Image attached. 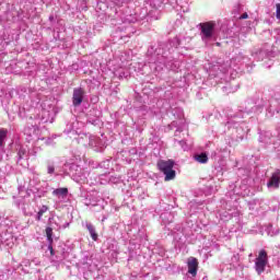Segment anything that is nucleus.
Here are the masks:
<instances>
[{
    "label": "nucleus",
    "instance_id": "1",
    "mask_svg": "<svg viewBox=\"0 0 280 280\" xmlns=\"http://www.w3.org/2000/svg\"><path fill=\"white\" fill-rule=\"evenodd\" d=\"M158 170L165 175L164 180H174L176 178V171H174V160L158 161Z\"/></svg>",
    "mask_w": 280,
    "mask_h": 280
},
{
    "label": "nucleus",
    "instance_id": "2",
    "mask_svg": "<svg viewBox=\"0 0 280 280\" xmlns=\"http://www.w3.org/2000/svg\"><path fill=\"white\" fill-rule=\"evenodd\" d=\"M266 266H268V252H266V249H260L255 261V270L257 275L265 272Z\"/></svg>",
    "mask_w": 280,
    "mask_h": 280
},
{
    "label": "nucleus",
    "instance_id": "3",
    "mask_svg": "<svg viewBox=\"0 0 280 280\" xmlns=\"http://www.w3.org/2000/svg\"><path fill=\"white\" fill-rule=\"evenodd\" d=\"M199 27L201 30V34L206 38H211L213 36V32H215V23L213 21L200 23Z\"/></svg>",
    "mask_w": 280,
    "mask_h": 280
},
{
    "label": "nucleus",
    "instance_id": "4",
    "mask_svg": "<svg viewBox=\"0 0 280 280\" xmlns=\"http://www.w3.org/2000/svg\"><path fill=\"white\" fill-rule=\"evenodd\" d=\"M85 91L82 88H78L73 90V95H72V104L73 106H80L84 100Z\"/></svg>",
    "mask_w": 280,
    "mask_h": 280
},
{
    "label": "nucleus",
    "instance_id": "5",
    "mask_svg": "<svg viewBox=\"0 0 280 280\" xmlns=\"http://www.w3.org/2000/svg\"><path fill=\"white\" fill-rule=\"evenodd\" d=\"M187 266L188 273L191 275V277H196V275H198V258L189 257L187 260Z\"/></svg>",
    "mask_w": 280,
    "mask_h": 280
},
{
    "label": "nucleus",
    "instance_id": "6",
    "mask_svg": "<svg viewBox=\"0 0 280 280\" xmlns=\"http://www.w3.org/2000/svg\"><path fill=\"white\" fill-rule=\"evenodd\" d=\"M280 185V170H277L272 173L269 182L267 183V187H275L276 189H279Z\"/></svg>",
    "mask_w": 280,
    "mask_h": 280
},
{
    "label": "nucleus",
    "instance_id": "7",
    "mask_svg": "<svg viewBox=\"0 0 280 280\" xmlns=\"http://www.w3.org/2000/svg\"><path fill=\"white\" fill-rule=\"evenodd\" d=\"M54 196H62V198H67L69 196V188H57L52 191Z\"/></svg>",
    "mask_w": 280,
    "mask_h": 280
},
{
    "label": "nucleus",
    "instance_id": "8",
    "mask_svg": "<svg viewBox=\"0 0 280 280\" xmlns=\"http://www.w3.org/2000/svg\"><path fill=\"white\" fill-rule=\"evenodd\" d=\"M86 229H88L92 240L94 242H97L98 235H97V232H95V226H93V224H91V223H88Z\"/></svg>",
    "mask_w": 280,
    "mask_h": 280
},
{
    "label": "nucleus",
    "instance_id": "9",
    "mask_svg": "<svg viewBox=\"0 0 280 280\" xmlns=\"http://www.w3.org/2000/svg\"><path fill=\"white\" fill-rule=\"evenodd\" d=\"M195 161H197L198 163H208L209 156L207 155V153H201V154L195 155Z\"/></svg>",
    "mask_w": 280,
    "mask_h": 280
},
{
    "label": "nucleus",
    "instance_id": "10",
    "mask_svg": "<svg viewBox=\"0 0 280 280\" xmlns=\"http://www.w3.org/2000/svg\"><path fill=\"white\" fill-rule=\"evenodd\" d=\"M47 211H49V207L43 206L42 209L37 212V217H36L37 222H40L43 220V215H45Z\"/></svg>",
    "mask_w": 280,
    "mask_h": 280
},
{
    "label": "nucleus",
    "instance_id": "11",
    "mask_svg": "<svg viewBox=\"0 0 280 280\" xmlns=\"http://www.w3.org/2000/svg\"><path fill=\"white\" fill-rule=\"evenodd\" d=\"M46 237L49 244H54V229L46 228Z\"/></svg>",
    "mask_w": 280,
    "mask_h": 280
},
{
    "label": "nucleus",
    "instance_id": "12",
    "mask_svg": "<svg viewBox=\"0 0 280 280\" xmlns=\"http://www.w3.org/2000/svg\"><path fill=\"white\" fill-rule=\"evenodd\" d=\"M8 137V129H0V148L3 145L5 138Z\"/></svg>",
    "mask_w": 280,
    "mask_h": 280
},
{
    "label": "nucleus",
    "instance_id": "13",
    "mask_svg": "<svg viewBox=\"0 0 280 280\" xmlns=\"http://www.w3.org/2000/svg\"><path fill=\"white\" fill-rule=\"evenodd\" d=\"M47 170H48V174H54V172H56V168L54 167V165H49Z\"/></svg>",
    "mask_w": 280,
    "mask_h": 280
},
{
    "label": "nucleus",
    "instance_id": "14",
    "mask_svg": "<svg viewBox=\"0 0 280 280\" xmlns=\"http://www.w3.org/2000/svg\"><path fill=\"white\" fill-rule=\"evenodd\" d=\"M245 19H248V13H243L241 16H240V20H245Z\"/></svg>",
    "mask_w": 280,
    "mask_h": 280
},
{
    "label": "nucleus",
    "instance_id": "15",
    "mask_svg": "<svg viewBox=\"0 0 280 280\" xmlns=\"http://www.w3.org/2000/svg\"><path fill=\"white\" fill-rule=\"evenodd\" d=\"M48 249L50 250V255H54V246L49 243Z\"/></svg>",
    "mask_w": 280,
    "mask_h": 280
}]
</instances>
